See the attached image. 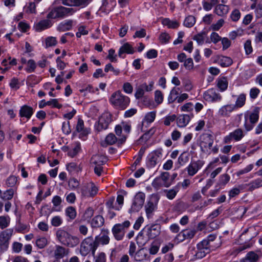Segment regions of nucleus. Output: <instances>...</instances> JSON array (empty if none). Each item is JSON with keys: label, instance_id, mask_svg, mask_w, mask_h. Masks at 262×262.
<instances>
[{"label": "nucleus", "instance_id": "nucleus-1", "mask_svg": "<svg viewBox=\"0 0 262 262\" xmlns=\"http://www.w3.org/2000/svg\"><path fill=\"white\" fill-rule=\"evenodd\" d=\"M110 101L116 108L123 110L129 105L130 99L123 95L120 91H118L112 95Z\"/></svg>", "mask_w": 262, "mask_h": 262}, {"label": "nucleus", "instance_id": "nucleus-59", "mask_svg": "<svg viewBox=\"0 0 262 262\" xmlns=\"http://www.w3.org/2000/svg\"><path fill=\"white\" fill-rule=\"evenodd\" d=\"M62 223L61 217L59 216H56L52 218L51 224L54 227L59 226Z\"/></svg>", "mask_w": 262, "mask_h": 262}, {"label": "nucleus", "instance_id": "nucleus-24", "mask_svg": "<svg viewBox=\"0 0 262 262\" xmlns=\"http://www.w3.org/2000/svg\"><path fill=\"white\" fill-rule=\"evenodd\" d=\"M135 50L132 46L128 43H125L120 48L118 55L121 57L123 53L133 54Z\"/></svg>", "mask_w": 262, "mask_h": 262}, {"label": "nucleus", "instance_id": "nucleus-32", "mask_svg": "<svg viewBox=\"0 0 262 262\" xmlns=\"http://www.w3.org/2000/svg\"><path fill=\"white\" fill-rule=\"evenodd\" d=\"M54 251V256L56 259H60L66 254V249L60 246L56 245Z\"/></svg>", "mask_w": 262, "mask_h": 262}, {"label": "nucleus", "instance_id": "nucleus-4", "mask_svg": "<svg viewBox=\"0 0 262 262\" xmlns=\"http://www.w3.org/2000/svg\"><path fill=\"white\" fill-rule=\"evenodd\" d=\"M74 12L73 8H66L63 6H60L55 8L50 11L47 15L48 19H55L57 18H63L69 14H72Z\"/></svg>", "mask_w": 262, "mask_h": 262}, {"label": "nucleus", "instance_id": "nucleus-22", "mask_svg": "<svg viewBox=\"0 0 262 262\" xmlns=\"http://www.w3.org/2000/svg\"><path fill=\"white\" fill-rule=\"evenodd\" d=\"M259 259L258 255L253 251L248 252L245 258L241 260L240 262H257Z\"/></svg>", "mask_w": 262, "mask_h": 262}, {"label": "nucleus", "instance_id": "nucleus-36", "mask_svg": "<svg viewBox=\"0 0 262 262\" xmlns=\"http://www.w3.org/2000/svg\"><path fill=\"white\" fill-rule=\"evenodd\" d=\"M217 86L221 91H224L227 89L228 81L224 77H222L217 80Z\"/></svg>", "mask_w": 262, "mask_h": 262}, {"label": "nucleus", "instance_id": "nucleus-17", "mask_svg": "<svg viewBox=\"0 0 262 262\" xmlns=\"http://www.w3.org/2000/svg\"><path fill=\"white\" fill-rule=\"evenodd\" d=\"M33 114V109L32 107L24 105L19 110V115L21 117H26L30 119Z\"/></svg>", "mask_w": 262, "mask_h": 262}, {"label": "nucleus", "instance_id": "nucleus-50", "mask_svg": "<svg viewBox=\"0 0 262 262\" xmlns=\"http://www.w3.org/2000/svg\"><path fill=\"white\" fill-rule=\"evenodd\" d=\"M17 181V178L14 176H10L6 180V185L8 187H12L15 185Z\"/></svg>", "mask_w": 262, "mask_h": 262}, {"label": "nucleus", "instance_id": "nucleus-27", "mask_svg": "<svg viewBox=\"0 0 262 262\" xmlns=\"http://www.w3.org/2000/svg\"><path fill=\"white\" fill-rule=\"evenodd\" d=\"M52 25L51 21L49 19H43L38 22L35 25L36 31H41L50 27Z\"/></svg>", "mask_w": 262, "mask_h": 262}, {"label": "nucleus", "instance_id": "nucleus-7", "mask_svg": "<svg viewBox=\"0 0 262 262\" xmlns=\"http://www.w3.org/2000/svg\"><path fill=\"white\" fill-rule=\"evenodd\" d=\"M111 121L112 115L108 113H104L99 117L95 128L98 132L106 129Z\"/></svg>", "mask_w": 262, "mask_h": 262}, {"label": "nucleus", "instance_id": "nucleus-2", "mask_svg": "<svg viewBox=\"0 0 262 262\" xmlns=\"http://www.w3.org/2000/svg\"><path fill=\"white\" fill-rule=\"evenodd\" d=\"M56 236L61 244L71 247L77 245L80 242L79 238L71 235L63 230H58L56 232Z\"/></svg>", "mask_w": 262, "mask_h": 262}, {"label": "nucleus", "instance_id": "nucleus-11", "mask_svg": "<svg viewBox=\"0 0 262 262\" xmlns=\"http://www.w3.org/2000/svg\"><path fill=\"white\" fill-rule=\"evenodd\" d=\"M244 137V133L243 129L241 128H237L230 133L229 135L225 137L224 142L225 143H230L232 139L236 141H238Z\"/></svg>", "mask_w": 262, "mask_h": 262}, {"label": "nucleus", "instance_id": "nucleus-25", "mask_svg": "<svg viewBox=\"0 0 262 262\" xmlns=\"http://www.w3.org/2000/svg\"><path fill=\"white\" fill-rule=\"evenodd\" d=\"M196 231L192 230H184L178 235V237L182 236L183 238L181 239V241H183L185 239H191L192 238Z\"/></svg>", "mask_w": 262, "mask_h": 262}, {"label": "nucleus", "instance_id": "nucleus-20", "mask_svg": "<svg viewBox=\"0 0 262 262\" xmlns=\"http://www.w3.org/2000/svg\"><path fill=\"white\" fill-rule=\"evenodd\" d=\"M92 163L95 165H103L107 161V158L101 155H93L91 158Z\"/></svg>", "mask_w": 262, "mask_h": 262}, {"label": "nucleus", "instance_id": "nucleus-3", "mask_svg": "<svg viewBox=\"0 0 262 262\" xmlns=\"http://www.w3.org/2000/svg\"><path fill=\"white\" fill-rule=\"evenodd\" d=\"M97 248V243H95L92 236H89L84 238L81 242L80 253L82 256H85L91 252L92 255L94 256Z\"/></svg>", "mask_w": 262, "mask_h": 262}, {"label": "nucleus", "instance_id": "nucleus-49", "mask_svg": "<svg viewBox=\"0 0 262 262\" xmlns=\"http://www.w3.org/2000/svg\"><path fill=\"white\" fill-rule=\"evenodd\" d=\"M164 192L166 193V196L170 200L173 199L178 192V189H171L169 190H165Z\"/></svg>", "mask_w": 262, "mask_h": 262}, {"label": "nucleus", "instance_id": "nucleus-62", "mask_svg": "<svg viewBox=\"0 0 262 262\" xmlns=\"http://www.w3.org/2000/svg\"><path fill=\"white\" fill-rule=\"evenodd\" d=\"M48 105H52L54 107L60 108L62 105L58 103L57 99H52L50 101L47 102Z\"/></svg>", "mask_w": 262, "mask_h": 262}, {"label": "nucleus", "instance_id": "nucleus-38", "mask_svg": "<svg viewBox=\"0 0 262 262\" xmlns=\"http://www.w3.org/2000/svg\"><path fill=\"white\" fill-rule=\"evenodd\" d=\"M197 251L195 254V256L197 258H202L204 257L206 255L210 252V249H203V248H197Z\"/></svg>", "mask_w": 262, "mask_h": 262}, {"label": "nucleus", "instance_id": "nucleus-12", "mask_svg": "<svg viewBox=\"0 0 262 262\" xmlns=\"http://www.w3.org/2000/svg\"><path fill=\"white\" fill-rule=\"evenodd\" d=\"M204 162L201 160L192 161L187 167L188 174L190 176H194L202 167Z\"/></svg>", "mask_w": 262, "mask_h": 262}, {"label": "nucleus", "instance_id": "nucleus-41", "mask_svg": "<svg viewBox=\"0 0 262 262\" xmlns=\"http://www.w3.org/2000/svg\"><path fill=\"white\" fill-rule=\"evenodd\" d=\"M246 101V95L244 94H241L238 97L235 104L234 106L235 107H242L244 105Z\"/></svg>", "mask_w": 262, "mask_h": 262}, {"label": "nucleus", "instance_id": "nucleus-60", "mask_svg": "<svg viewBox=\"0 0 262 262\" xmlns=\"http://www.w3.org/2000/svg\"><path fill=\"white\" fill-rule=\"evenodd\" d=\"M170 37L168 34L164 32L162 33L159 36V39L161 43H166L169 42V39Z\"/></svg>", "mask_w": 262, "mask_h": 262}, {"label": "nucleus", "instance_id": "nucleus-56", "mask_svg": "<svg viewBox=\"0 0 262 262\" xmlns=\"http://www.w3.org/2000/svg\"><path fill=\"white\" fill-rule=\"evenodd\" d=\"M156 118V112L152 111L149 113H148L145 116L144 120L147 121L148 123L152 122Z\"/></svg>", "mask_w": 262, "mask_h": 262}, {"label": "nucleus", "instance_id": "nucleus-45", "mask_svg": "<svg viewBox=\"0 0 262 262\" xmlns=\"http://www.w3.org/2000/svg\"><path fill=\"white\" fill-rule=\"evenodd\" d=\"M36 68V64L35 61L33 59H30L27 62V67L26 68V71L28 73H31L35 71Z\"/></svg>", "mask_w": 262, "mask_h": 262}, {"label": "nucleus", "instance_id": "nucleus-58", "mask_svg": "<svg viewBox=\"0 0 262 262\" xmlns=\"http://www.w3.org/2000/svg\"><path fill=\"white\" fill-rule=\"evenodd\" d=\"M244 48L246 54L249 55L252 53L253 49L251 46V41L250 40L248 39L246 41L244 44Z\"/></svg>", "mask_w": 262, "mask_h": 262}, {"label": "nucleus", "instance_id": "nucleus-26", "mask_svg": "<svg viewBox=\"0 0 262 262\" xmlns=\"http://www.w3.org/2000/svg\"><path fill=\"white\" fill-rule=\"evenodd\" d=\"M147 256V252L143 248H141L136 252L133 257L135 261H140L146 259Z\"/></svg>", "mask_w": 262, "mask_h": 262}, {"label": "nucleus", "instance_id": "nucleus-39", "mask_svg": "<svg viewBox=\"0 0 262 262\" xmlns=\"http://www.w3.org/2000/svg\"><path fill=\"white\" fill-rule=\"evenodd\" d=\"M195 23V18L192 15H189L186 17L184 21V25L188 28H191Z\"/></svg>", "mask_w": 262, "mask_h": 262}, {"label": "nucleus", "instance_id": "nucleus-29", "mask_svg": "<svg viewBox=\"0 0 262 262\" xmlns=\"http://www.w3.org/2000/svg\"><path fill=\"white\" fill-rule=\"evenodd\" d=\"M229 11V7L227 5L219 4L215 8V13L219 16H223L226 14Z\"/></svg>", "mask_w": 262, "mask_h": 262}, {"label": "nucleus", "instance_id": "nucleus-52", "mask_svg": "<svg viewBox=\"0 0 262 262\" xmlns=\"http://www.w3.org/2000/svg\"><path fill=\"white\" fill-rule=\"evenodd\" d=\"M95 259V262H106V255L104 252H100L98 255L93 256Z\"/></svg>", "mask_w": 262, "mask_h": 262}, {"label": "nucleus", "instance_id": "nucleus-33", "mask_svg": "<svg viewBox=\"0 0 262 262\" xmlns=\"http://www.w3.org/2000/svg\"><path fill=\"white\" fill-rule=\"evenodd\" d=\"M95 243H97L98 247L99 244L107 245L110 242V237L107 235H102V236H96L94 239Z\"/></svg>", "mask_w": 262, "mask_h": 262}, {"label": "nucleus", "instance_id": "nucleus-30", "mask_svg": "<svg viewBox=\"0 0 262 262\" xmlns=\"http://www.w3.org/2000/svg\"><path fill=\"white\" fill-rule=\"evenodd\" d=\"M179 90L180 89L176 87H174L171 90L168 97V102L169 104L172 103L177 100Z\"/></svg>", "mask_w": 262, "mask_h": 262}, {"label": "nucleus", "instance_id": "nucleus-6", "mask_svg": "<svg viewBox=\"0 0 262 262\" xmlns=\"http://www.w3.org/2000/svg\"><path fill=\"white\" fill-rule=\"evenodd\" d=\"M130 226L128 221L124 222L122 224H115L112 230L115 238L117 241H121L125 235V228H127Z\"/></svg>", "mask_w": 262, "mask_h": 262}, {"label": "nucleus", "instance_id": "nucleus-47", "mask_svg": "<svg viewBox=\"0 0 262 262\" xmlns=\"http://www.w3.org/2000/svg\"><path fill=\"white\" fill-rule=\"evenodd\" d=\"M92 0H72L73 6H81L84 7L86 6Z\"/></svg>", "mask_w": 262, "mask_h": 262}, {"label": "nucleus", "instance_id": "nucleus-31", "mask_svg": "<svg viewBox=\"0 0 262 262\" xmlns=\"http://www.w3.org/2000/svg\"><path fill=\"white\" fill-rule=\"evenodd\" d=\"M169 177L170 174L168 172H163L159 177L163 183V185L166 187H169L171 184V182H170Z\"/></svg>", "mask_w": 262, "mask_h": 262}, {"label": "nucleus", "instance_id": "nucleus-64", "mask_svg": "<svg viewBox=\"0 0 262 262\" xmlns=\"http://www.w3.org/2000/svg\"><path fill=\"white\" fill-rule=\"evenodd\" d=\"M184 66L187 70H191L193 67V63L192 59L191 58H189L185 60L184 63Z\"/></svg>", "mask_w": 262, "mask_h": 262}, {"label": "nucleus", "instance_id": "nucleus-19", "mask_svg": "<svg viewBox=\"0 0 262 262\" xmlns=\"http://www.w3.org/2000/svg\"><path fill=\"white\" fill-rule=\"evenodd\" d=\"M234 105L228 104L222 106L219 111V114L222 117H228L229 114L234 110Z\"/></svg>", "mask_w": 262, "mask_h": 262}, {"label": "nucleus", "instance_id": "nucleus-5", "mask_svg": "<svg viewBox=\"0 0 262 262\" xmlns=\"http://www.w3.org/2000/svg\"><path fill=\"white\" fill-rule=\"evenodd\" d=\"M13 234V229H7L0 233V251H6L9 245V241Z\"/></svg>", "mask_w": 262, "mask_h": 262}, {"label": "nucleus", "instance_id": "nucleus-35", "mask_svg": "<svg viewBox=\"0 0 262 262\" xmlns=\"http://www.w3.org/2000/svg\"><path fill=\"white\" fill-rule=\"evenodd\" d=\"M233 63L232 59L227 56H223L219 60V63L222 67H227Z\"/></svg>", "mask_w": 262, "mask_h": 262}, {"label": "nucleus", "instance_id": "nucleus-14", "mask_svg": "<svg viewBox=\"0 0 262 262\" xmlns=\"http://www.w3.org/2000/svg\"><path fill=\"white\" fill-rule=\"evenodd\" d=\"M204 98L206 101L211 102L220 101L221 99V95L212 90L205 92L204 94Z\"/></svg>", "mask_w": 262, "mask_h": 262}, {"label": "nucleus", "instance_id": "nucleus-37", "mask_svg": "<svg viewBox=\"0 0 262 262\" xmlns=\"http://www.w3.org/2000/svg\"><path fill=\"white\" fill-rule=\"evenodd\" d=\"M76 130L78 132H81V134L85 136L88 134V131L84 128V122L81 118H79L78 120Z\"/></svg>", "mask_w": 262, "mask_h": 262}, {"label": "nucleus", "instance_id": "nucleus-48", "mask_svg": "<svg viewBox=\"0 0 262 262\" xmlns=\"http://www.w3.org/2000/svg\"><path fill=\"white\" fill-rule=\"evenodd\" d=\"M117 141V139L115 135L113 134H108L105 138V142L108 145H113Z\"/></svg>", "mask_w": 262, "mask_h": 262}, {"label": "nucleus", "instance_id": "nucleus-63", "mask_svg": "<svg viewBox=\"0 0 262 262\" xmlns=\"http://www.w3.org/2000/svg\"><path fill=\"white\" fill-rule=\"evenodd\" d=\"M240 16H241V13H240L239 11L237 9L234 10L232 11V12L231 14V16H230L231 18L234 21H237L239 19Z\"/></svg>", "mask_w": 262, "mask_h": 262}, {"label": "nucleus", "instance_id": "nucleus-23", "mask_svg": "<svg viewBox=\"0 0 262 262\" xmlns=\"http://www.w3.org/2000/svg\"><path fill=\"white\" fill-rule=\"evenodd\" d=\"M189 159V155L186 151L182 152L178 158L177 164V167L180 168L187 163Z\"/></svg>", "mask_w": 262, "mask_h": 262}, {"label": "nucleus", "instance_id": "nucleus-53", "mask_svg": "<svg viewBox=\"0 0 262 262\" xmlns=\"http://www.w3.org/2000/svg\"><path fill=\"white\" fill-rule=\"evenodd\" d=\"M155 100L158 104H161L163 100V95L161 91L157 90L155 92Z\"/></svg>", "mask_w": 262, "mask_h": 262}, {"label": "nucleus", "instance_id": "nucleus-21", "mask_svg": "<svg viewBox=\"0 0 262 262\" xmlns=\"http://www.w3.org/2000/svg\"><path fill=\"white\" fill-rule=\"evenodd\" d=\"M73 20H68L60 23L57 27V30L59 32H64L71 30L73 26Z\"/></svg>", "mask_w": 262, "mask_h": 262}, {"label": "nucleus", "instance_id": "nucleus-61", "mask_svg": "<svg viewBox=\"0 0 262 262\" xmlns=\"http://www.w3.org/2000/svg\"><path fill=\"white\" fill-rule=\"evenodd\" d=\"M94 210L92 207H88L84 213V217L85 220L90 219L94 215Z\"/></svg>", "mask_w": 262, "mask_h": 262}, {"label": "nucleus", "instance_id": "nucleus-10", "mask_svg": "<svg viewBox=\"0 0 262 262\" xmlns=\"http://www.w3.org/2000/svg\"><path fill=\"white\" fill-rule=\"evenodd\" d=\"M200 142V147L202 151L206 152L208 149H210L213 143L212 136L210 134L204 135L201 138Z\"/></svg>", "mask_w": 262, "mask_h": 262}, {"label": "nucleus", "instance_id": "nucleus-34", "mask_svg": "<svg viewBox=\"0 0 262 262\" xmlns=\"http://www.w3.org/2000/svg\"><path fill=\"white\" fill-rule=\"evenodd\" d=\"M162 23L169 28L176 29L179 27V23L177 21H171L168 18L163 19Z\"/></svg>", "mask_w": 262, "mask_h": 262}, {"label": "nucleus", "instance_id": "nucleus-43", "mask_svg": "<svg viewBox=\"0 0 262 262\" xmlns=\"http://www.w3.org/2000/svg\"><path fill=\"white\" fill-rule=\"evenodd\" d=\"M66 215L69 216L70 219L74 220L76 216V209L74 207H68L66 210Z\"/></svg>", "mask_w": 262, "mask_h": 262}, {"label": "nucleus", "instance_id": "nucleus-28", "mask_svg": "<svg viewBox=\"0 0 262 262\" xmlns=\"http://www.w3.org/2000/svg\"><path fill=\"white\" fill-rule=\"evenodd\" d=\"M104 223V219L101 215H96L91 222V226L93 228H99L102 226Z\"/></svg>", "mask_w": 262, "mask_h": 262}, {"label": "nucleus", "instance_id": "nucleus-44", "mask_svg": "<svg viewBox=\"0 0 262 262\" xmlns=\"http://www.w3.org/2000/svg\"><path fill=\"white\" fill-rule=\"evenodd\" d=\"M14 195V190L13 189H9L5 191L1 196V198L4 200H11Z\"/></svg>", "mask_w": 262, "mask_h": 262}, {"label": "nucleus", "instance_id": "nucleus-54", "mask_svg": "<svg viewBox=\"0 0 262 262\" xmlns=\"http://www.w3.org/2000/svg\"><path fill=\"white\" fill-rule=\"evenodd\" d=\"M57 40L54 37H48L46 39V47L54 46L57 44Z\"/></svg>", "mask_w": 262, "mask_h": 262}, {"label": "nucleus", "instance_id": "nucleus-9", "mask_svg": "<svg viewBox=\"0 0 262 262\" xmlns=\"http://www.w3.org/2000/svg\"><path fill=\"white\" fill-rule=\"evenodd\" d=\"M145 194L141 192H139L135 196L133 203L132 204L129 212H137L142 207L145 200Z\"/></svg>", "mask_w": 262, "mask_h": 262}, {"label": "nucleus", "instance_id": "nucleus-18", "mask_svg": "<svg viewBox=\"0 0 262 262\" xmlns=\"http://www.w3.org/2000/svg\"><path fill=\"white\" fill-rule=\"evenodd\" d=\"M158 201L157 198H152L145 206V210L147 217L149 218L156 206V202Z\"/></svg>", "mask_w": 262, "mask_h": 262}, {"label": "nucleus", "instance_id": "nucleus-46", "mask_svg": "<svg viewBox=\"0 0 262 262\" xmlns=\"http://www.w3.org/2000/svg\"><path fill=\"white\" fill-rule=\"evenodd\" d=\"M206 35L205 32H202L201 33L198 34L193 37V39L196 40L198 43L200 45L203 44L205 40V37Z\"/></svg>", "mask_w": 262, "mask_h": 262}, {"label": "nucleus", "instance_id": "nucleus-40", "mask_svg": "<svg viewBox=\"0 0 262 262\" xmlns=\"http://www.w3.org/2000/svg\"><path fill=\"white\" fill-rule=\"evenodd\" d=\"M10 219L9 216H0V228L3 229L7 227L10 223Z\"/></svg>", "mask_w": 262, "mask_h": 262}, {"label": "nucleus", "instance_id": "nucleus-13", "mask_svg": "<svg viewBox=\"0 0 262 262\" xmlns=\"http://www.w3.org/2000/svg\"><path fill=\"white\" fill-rule=\"evenodd\" d=\"M262 186V179L258 178L252 181L248 184L240 185L241 189H244L248 187L247 189L249 191H252L254 189Z\"/></svg>", "mask_w": 262, "mask_h": 262}, {"label": "nucleus", "instance_id": "nucleus-57", "mask_svg": "<svg viewBox=\"0 0 262 262\" xmlns=\"http://www.w3.org/2000/svg\"><path fill=\"white\" fill-rule=\"evenodd\" d=\"M253 167L254 166L253 164H249L248 166H247L245 168L237 171L236 172V175L237 176H239L242 174L247 173L250 171L253 168Z\"/></svg>", "mask_w": 262, "mask_h": 262}, {"label": "nucleus", "instance_id": "nucleus-16", "mask_svg": "<svg viewBox=\"0 0 262 262\" xmlns=\"http://www.w3.org/2000/svg\"><path fill=\"white\" fill-rule=\"evenodd\" d=\"M193 115H182L179 116L177 119V124L180 127H183L187 125L190 121L191 118L193 117Z\"/></svg>", "mask_w": 262, "mask_h": 262}, {"label": "nucleus", "instance_id": "nucleus-51", "mask_svg": "<svg viewBox=\"0 0 262 262\" xmlns=\"http://www.w3.org/2000/svg\"><path fill=\"white\" fill-rule=\"evenodd\" d=\"M259 118L258 111L255 110L254 112L250 114L249 116L250 122L251 124H254L256 123Z\"/></svg>", "mask_w": 262, "mask_h": 262}, {"label": "nucleus", "instance_id": "nucleus-42", "mask_svg": "<svg viewBox=\"0 0 262 262\" xmlns=\"http://www.w3.org/2000/svg\"><path fill=\"white\" fill-rule=\"evenodd\" d=\"M137 243L139 246L145 245L148 239H145L143 233L141 231L139 233L136 238Z\"/></svg>", "mask_w": 262, "mask_h": 262}, {"label": "nucleus", "instance_id": "nucleus-8", "mask_svg": "<svg viewBox=\"0 0 262 262\" xmlns=\"http://www.w3.org/2000/svg\"><path fill=\"white\" fill-rule=\"evenodd\" d=\"M162 149H158L150 152L147 157V165L149 168L155 167L161 159Z\"/></svg>", "mask_w": 262, "mask_h": 262}, {"label": "nucleus", "instance_id": "nucleus-15", "mask_svg": "<svg viewBox=\"0 0 262 262\" xmlns=\"http://www.w3.org/2000/svg\"><path fill=\"white\" fill-rule=\"evenodd\" d=\"M161 226L159 224H154L151 225L147 231V236L148 239H153L158 236L160 233Z\"/></svg>", "mask_w": 262, "mask_h": 262}, {"label": "nucleus", "instance_id": "nucleus-55", "mask_svg": "<svg viewBox=\"0 0 262 262\" xmlns=\"http://www.w3.org/2000/svg\"><path fill=\"white\" fill-rule=\"evenodd\" d=\"M47 244V239L45 237L39 238L36 241V245L39 249L43 248Z\"/></svg>", "mask_w": 262, "mask_h": 262}]
</instances>
